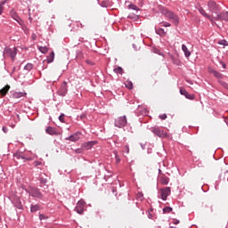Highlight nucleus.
Wrapping results in <instances>:
<instances>
[{
	"label": "nucleus",
	"instance_id": "f257e3e1",
	"mask_svg": "<svg viewBox=\"0 0 228 228\" xmlns=\"http://www.w3.org/2000/svg\"><path fill=\"white\" fill-rule=\"evenodd\" d=\"M161 13L162 15L167 17V19H169V20H171L175 24V26H179V16L174 13V12L167 8H162Z\"/></svg>",
	"mask_w": 228,
	"mask_h": 228
},
{
	"label": "nucleus",
	"instance_id": "f03ea898",
	"mask_svg": "<svg viewBox=\"0 0 228 228\" xmlns=\"http://www.w3.org/2000/svg\"><path fill=\"white\" fill-rule=\"evenodd\" d=\"M4 58H11L12 61H14L15 56H17V47H5L4 50Z\"/></svg>",
	"mask_w": 228,
	"mask_h": 228
},
{
	"label": "nucleus",
	"instance_id": "7ed1b4c3",
	"mask_svg": "<svg viewBox=\"0 0 228 228\" xmlns=\"http://www.w3.org/2000/svg\"><path fill=\"white\" fill-rule=\"evenodd\" d=\"M151 131L153 134L159 136V138H167L168 134L165 131L161 130L159 126H153L151 128Z\"/></svg>",
	"mask_w": 228,
	"mask_h": 228
},
{
	"label": "nucleus",
	"instance_id": "20e7f679",
	"mask_svg": "<svg viewBox=\"0 0 228 228\" xmlns=\"http://www.w3.org/2000/svg\"><path fill=\"white\" fill-rule=\"evenodd\" d=\"M127 126V118L126 116L119 117L115 120L116 127H126Z\"/></svg>",
	"mask_w": 228,
	"mask_h": 228
},
{
	"label": "nucleus",
	"instance_id": "39448f33",
	"mask_svg": "<svg viewBox=\"0 0 228 228\" xmlns=\"http://www.w3.org/2000/svg\"><path fill=\"white\" fill-rule=\"evenodd\" d=\"M86 206V202H85V200H80L77 203V206L75 208V211H77V213L78 215H83V213H85V207Z\"/></svg>",
	"mask_w": 228,
	"mask_h": 228
},
{
	"label": "nucleus",
	"instance_id": "423d86ee",
	"mask_svg": "<svg viewBox=\"0 0 228 228\" xmlns=\"http://www.w3.org/2000/svg\"><path fill=\"white\" fill-rule=\"evenodd\" d=\"M29 195H31V197H35L36 199H42V192H40V190L35 187L31 188Z\"/></svg>",
	"mask_w": 228,
	"mask_h": 228
},
{
	"label": "nucleus",
	"instance_id": "0eeeda50",
	"mask_svg": "<svg viewBox=\"0 0 228 228\" xmlns=\"http://www.w3.org/2000/svg\"><path fill=\"white\" fill-rule=\"evenodd\" d=\"M168 195H170V187H165L160 190V197L162 200H167Z\"/></svg>",
	"mask_w": 228,
	"mask_h": 228
},
{
	"label": "nucleus",
	"instance_id": "6e6552de",
	"mask_svg": "<svg viewBox=\"0 0 228 228\" xmlns=\"http://www.w3.org/2000/svg\"><path fill=\"white\" fill-rule=\"evenodd\" d=\"M67 82H63V84L61 85L60 90L57 92L58 95H61V97H65V95H67Z\"/></svg>",
	"mask_w": 228,
	"mask_h": 228
},
{
	"label": "nucleus",
	"instance_id": "1a4fd4ad",
	"mask_svg": "<svg viewBox=\"0 0 228 228\" xmlns=\"http://www.w3.org/2000/svg\"><path fill=\"white\" fill-rule=\"evenodd\" d=\"M180 94L181 95H184V97L190 101H193V99H195V95L188 94V91L184 88H180Z\"/></svg>",
	"mask_w": 228,
	"mask_h": 228
},
{
	"label": "nucleus",
	"instance_id": "9d476101",
	"mask_svg": "<svg viewBox=\"0 0 228 228\" xmlns=\"http://www.w3.org/2000/svg\"><path fill=\"white\" fill-rule=\"evenodd\" d=\"M216 20H225L226 22H228V12H221L216 17Z\"/></svg>",
	"mask_w": 228,
	"mask_h": 228
},
{
	"label": "nucleus",
	"instance_id": "9b49d317",
	"mask_svg": "<svg viewBox=\"0 0 228 228\" xmlns=\"http://www.w3.org/2000/svg\"><path fill=\"white\" fill-rule=\"evenodd\" d=\"M80 133H75L74 134L70 135L69 137H67L66 140H69V142H77L79 140Z\"/></svg>",
	"mask_w": 228,
	"mask_h": 228
},
{
	"label": "nucleus",
	"instance_id": "f8f14e48",
	"mask_svg": "<svg viewBox=\"0 0 228 228\" xmlns=\"http://www.w3.org/2000/svg\"><path fill=\"white\" fill-rule=\"evenodd\" d=\"M45 133H47V134H51L52 136H54V134H58V132H56V128L53 126H48L45 130Z\"/></svg>",
	"mask_w": 228,
	"mask_h": 228
},
{
	"label": "nucleus",
	"instance_id": "ddd939ff",
	"mask_svg": "<svg viewBox=\"0 0 228 228\" xmlns=\"http://www.w3.org/2000/svg\"><path fill=\"white\" fill-rule=\"evenodd\" d=\"M182 50L184 53L185 58H190V56H191V53L188 50V47L185 45H182Z\"/></svg>",
	"mask_w": 228,
	"mask_h": 228
},
{
	"label": "nucleus",
	"instance_id": "4468645a",
	"mask_svg": "<svg viewBox=\"0 0 228 228\" xmlns=\"http://www.w3.org/2000/svg\"><path fill=\"white\" fill-rule=\"evenodd\" d=\"M9 91H10V86L7 85L0 90L1 97H4V95H6V94H8Z\"/></svg>",
	"mask_w": 228,
	"mask_h": 228
},
{
	"label": "nucleus",
	"instance_id": "2eb2a0df",
	"mask_svg": "<svg viewBox=\"0 0 228 228\" xmlns=\"http://www.w3.org/2000/svg\"><path fill=\"white\" fill-rule=\"evenodd\" d=\"M95 143H97L95 141L94 142H88L83 144L84 149H86V151H89V149H91L94 145H95Z\"/></svg>",
	"mask_w": 228,
	"mask_h": 228
},
{
	"label": "nucleus",
	"instance_id": "dca6fc26",
	"mask_svg": "<svg viewBox=\"0 0 228 228\" xmlns=\"http://www.w3.org/2000/svg\"><path fill=\"white\" fill-rule=\"evenodd\" d=\"M10 14H11V17H12L14 20H16V22H20V18L19 17V15H17V12H15V11L12 10L11 12H10Z\"/></svg>",
	"mask_w": 228,
	"mask_h": 228
},
{
	"label": "nucleus",
	"instance_id": "f3484780",
	"mask_svg": "<svg viewBox=\"0 0 228 228\" xmlns=\"http://www.w3.org/2000/svg\"><path fill=\"white\" fill-rule=\"evenodd\" d=\"M208 6L211 8V10H218V5L216 3H215V1L208 2Z\"/></svg>",
	"mask_w": 228,
	"mask_h": 228
},
{
	"label": "nucleus",
	"instance_id": "a211bd4d",
	"mask_svg": "<svg viewBox=\"0 0 228 228\" xmlns=\"http://www.w3.org/2000/svg\"><path fill=\"white\" fill-rule=\"evenodd\" d=\"M54 61V52H52L48 56H47V63H53Z\"/></svg>",
	"mask_w": 228,
	"mask_h": 228
},
{
	"label": "nucleus",
	"instance_id": "6ab92c4d",
	"mask_svg": "<svg viewBox=\"0 0 228 228\" xmlns=\"http://www.w3.org/2000/svg\"><path fill=\"white\" fill-rule=\"evenodd\" d=\"M40 210V206L38 205H32L30 208L31 213H37V211Z\"/></svg>",
	"mask_w": 228,
	"mask_h": 228
},
{
	"label": "nucleus",
	"instance_id": "aec40b11",
	"mask_svg": "<svg viewBox=\"0 0 228 228\" xmlns=\"http://www.w3.org/2000/svg\"><path fill=\"white\" fill-rule=\"evenodd\" d=\"M38 50L40 51V53H43V54L47 53V52L49 51V49L47 48V46H39Z\"/></svg>",
	"mask_w": 228,
	"mask_h": 228
},
{
	"label": "nucleus",
	"instance_id": "412c9836",
	"mask_svg": "<svg viewBox=\"0 0 228 228\" xmlns=\"http://www.w3.org/2000/svg\"><path fill=\"white\" fill-rule=\"evenodd\" d=\"M199 12L201 15H203V17H207V19H211L209 18V15H208V12H206V11L202 8H200L199 9Z\"/></svg>",
	"mask_w": 228,
	"mask_h": 228
},
{
	"label": "nucleus",
	"instance_id": "4be33fe9",
	"mask_svg": "<svg viewBox=\"0 0 228 228\" xmlns=\"http://www.w3.org/2000/svg\"><path fill=\"white\" fill-rule=\"evenodd\" d=\"M25 95H26V94H23V93H14L13 94L14 99H20V97H24Z\"/></svg>",
	"mask_w": 228,
	"mask_h": 228
},
{
	"label": "nucleus",
	"instance_id": "5701e85b",
	"mask_svg": "<svg viewBox=\"0 0 228 228\" xmlns=\"http://www.w3.org/2000/svg\"><path fill=\"white\" fill-rule=\"evenodd\" d=\"M156 33H157V35H159L160 37L167 35V32H165V29H163V28L157 29Z\"/></svg>",
	"mask_w": 228,
	"mask_h": 228
},
{
	"label": "nucleus",
	"instance_id": "b1692460",
	"mask_svg": "<svg viewBox=\"0 0 228 228\" xmlns=\"http://www.w3.org/2000/svg\"><path fill=\"white\" fill-rule=\"evenodd\" d=\"M211 73L213 74V76H215V77H217V78L222 77V74H221L220 72L215 70V69H213V70L211 71Z\"/></svg>",
	"mask_w": 228,
	"mask_h": 228
},
{
	"label": "nucleus",
	"instance_id": "393cba45",
	"mask_svg": "<svg viewBox=\"0 0 228 228\" xmlns=\"http://www.w3.org/2000/svg\"><path fill=\"white\" fill-rule=\"evenodd\" d=\"M125 86H126V88H128V90H133V82H131V81H126V82L125 83Z\"/></svg>",
	"mask_w": 228,
	"mask_h": 228
},
{
	"label": "nucleus",
	"instance_id": "a878e982",
	"mask_svg": "<svg viewBox=\"0 0 228 228\" xmlns=\"http://www.w3.org/2000/svg\"><path fill=\"white\" fill-rule=\"evenodd\" d=\"M114 72L116 74H122L124 72V69H122V67H118V68L114 69Z\"/></svg>",
	"mask_w": 228,
	"mask_h": 228
},
{
	"label": "nucleus",
	"instance_id": "bb28decb",
	"mask_svg": "<svg viewBox=\"0 0 228 228\" xmlns=\"http://www.w3.org/2000/svg\"><path fill=\"white\" fill-rule=\"evenodd\" d=\"M160 183H161V184H164V185L168 184V178L167 177H161Z\"/></svg>",
	"mask_w": 228,
	"mask_h": 228
},
{
	"label": "nucleus",
	"instance_id": "cd10ccee",
	"mask_svg": "<svg viewBox=\"0 0 228 228\" xmlns=\"http://www.w3.org/2000/svg\"><path fill=\"white\" fill-rule=\"evenodd\" d=\"M163 213H172V208H170V207L164 208Z\"/></svg>",
	"mask_w": 228,
	"mask_h": 228
},
{
	"label": "nucleus",
	"instance_id": "c85d7f7f",
	"mask_svg": "<svg viewBox=\"0 0 228 228\" xmlns=\"http://www.w3.org/2000/svg\"><path fill=\"white\" fill-rule=\"evenodd\" d=\"M4 2H2V3L0 4V15H3V12H4Z\"/></svg>",
	"mask_w": 228,
	"mask_h": 228
},
{
	"label": "nucleus",
	"instance_id": "c756f323",
	"mask_svg": "<svg viewBox=\"0 0 228 228\" xmlns=\"http://www.w3.org/2000/svg\"><path fill=\"white\" fill-rule=\"evenodd\" d=\"M32 69H33V64H31V63H28L25 66V70H31Z\"/></svg>",
	"mask_w": 228,
	"mask_h": 228
},
{
	"label": "nucleus",
	"instance_id": "7c9ffc66",
	"mask_svg": "<svg viewBox=\"0 0 228 228\" xmlns=\"http://www.w3.org/2000/svg\"><path fill=\"white\" fill-rule=\"evenodd\" d=\"M49 216L44 215V214H39V220H47Z\"/></svg>",
	"mask_w": 228,
	"mask_h": 228
},
{
	"label": "nucleus",
	"instance_id": "2f4dec72",
	"mask_svg": "<svg viewBox=\"0 0 228 228\" xmlns=\"http://www.w3.org/2000/svg\"><path fill=\"white\" fill-rule=\"evenodd\" d=\"M218 44H219V45H228V42L227 41H225V40H220L219 42H218Z\"/></svg>",
	"mask_w": 228,
	"mask_h": 228
},
{
	"label": "nucleus",
	"instance_id": "473e14b6",
	"mask_svg": "<svg viewBox=\"0 0 228 228\" xmlns=\"http://www.w3.org/2000/svg\"><path fill=\"white\" fill-rule=\"evenodd\" d=\"M128 8H130V10H136V11H138V6H136L134 4L128 5Z\"/></svg>",
	"mask_w": 228,
	"mask_h": 228
},
{
	"label": "nucleus",
	"instance_id": "72a5a7b5",
	"mask_svg": "<svg viewBox=\"0 0 228 228\" xmlns=\"http://www.w3.org/2000/svg\"><path fill=\"white\" fill-rule=\"evenodd\" d=\"M114 154H115V156H116V161H117V163H120V158L118 157V152L114 151Z\"/></svg>",
	"mask_w": 228,
	"mask_h": 228
},
{
	"label": "nucleus",
	"instance_id": "f704fd0d",
	"mask_svg": "<svg viewBox=\"0 0 228 228\" xmlns=\"http://www.w3.org/2000/svg\"><path fill=\"white\" fill-rule=\"evenodd\" d=\"M59 120H60V122H65V114H61V115L59 117Z\"/></svg>",
	"mask_w": 228,
	"mask_h": 228
},
{
	"label": "nucleus",
	"instance_id": "c9c22d12",
	"mask_svg": "<svg viewBox=\"0 0 228 228\" xmlns=\"http://www.w3.org/2000/svg\"><path fill=\"white\" fill-rule=\"evenodd\" d=\"M124 152H126V154H129V146L125 145Z\"/></svg>",
	"mask_w": 228,
	"mask_h": 228
},
{
	"label": "nucleus",
	"instance_id": "e433bc0d",
	"mask_svg": "<svg viewBox=\"0 0 228 228\" xmlns=\"http://www.w3.org/2000/svg\"><path fill=\"white\" fill-rule=\"evenodd\" d=\"M219 63L222 65L223 69H227V64H225V62L220 61Z\"/></svg>",
	"mask_w": 228,
	"mask_h": 228
},
{
	"label": "nucleus",
	"instance_id": "4c0bfd02",
	"mask_svg": "<svg viewBox=\"0 0 228 228\" xmlns=\"http://www.w3.org/2000/svg\"><path fill=\"white\" fill-rule=\"evenodd\" d=\"M164 28H170L171 24L168 22H164L162 25Z\"/></svg>",
	"mask_w": 228,
	"mask_h": 228
},
{
	"label": "nucleus",
	"instance_id": "58836bf2",
	"mask_svg": "<svg viewBox=\"0 0 228 228\" xmlns=\"http://www.w3.org/2000/svg\"><path fill=\"white\" fill-rule=\"evenodd\" d=\"M159 118H160L161 120H166V118H167V114H162V115H160V116H159Z\"/></svg>",
	"mask_w": 228,
	"mask_h": 228
},
{
	"label": "nucleus",
	"instance_id": "ea45409f",
	"mask_svg": "<svg viewBox=\"0 0 228 228\" xmlns=\"http://www.w3.org/2000/svg\"><path fill=\"white\" fill-rule=\"evenodd\" d=\"M40 165H42V162H40V161H35L34 162L35 167H40Z\"/></svg>",
	"mask_w": 228,
	"mask_h": 228
},
{
	"label": "nucleus",
	"instance_id": "a19ab883",
	"mask_svg": "<svg viewBox=\"0 0 228 228\" xmlns=\"http://www.w3.org/2000/svg\"><path fill=\"white\" fill-rule=\"evenodd\" d=\"M173 224H174L175 225H177V224H179V220L174 219V220H173Z\"/></svg>",
	"mask_w": 228,
	"mask_h": 228
},
{
	"label": "nucleus",
	"instance_id": "79ce46f5",
	"mask_svg": "<svg viewBox=\"0 0 228 228\" xmlns=\"http://www.w3.org/2000/svg\"><path fill=\"white\" fill-rule=\"evenodd\" d=\"M138 197H139V199H141V200H142V199H143V194H142V193H139V194H138Z\"/></svg>",
	"mask_w": 228,
	"mask_h": 228
},
{
	"label": "nucleus",
	"instance_id": "37998d69",
	"mask_svg": "<svg viewBox=\"0 0 228 228\" xmlns=\"http://www.w3.org/2000/svg\"><path fill=\"white\" fill-rule=\"evenodd\" d=\"M207 208H210V213H213V207L212 206H207Z\"/></svg>",
	"mask_w": 228,
	"mask_h": 228
},
{
	"label": "nucleus",
	"instance_id": "c03bdc74",
	"mask_svg": "<svg viewBox=\"0 0 228 228\" xmlns=\"http://www.w3.org/2000/svg\"><path fill=\"white\" fill-rule=\"evenodd\" d=\"M3 131H4V133H8V128L3 127Z\"/></svg>",
	"mask_w": 228,
	"mask_h": 228
},
{
	"label": "nucleus",
	"instance_id": "a18cd8bd",
	"mask_svg": "<svg viewBox=\"0 0 228 228\" xmlns=\"http://www.w3.org/2000/svg\"><path fill=\"white\" fill-rule=\"evenodd\" d=\"M77 154H81V151L79 149L76 150Z\"/></svg>",
	"mask_w": 228,
	"mask_h": 228
},
{
	"label": "nucleus",
	"instance_id": "49530a36",
	"mask_svg": "<svg viewBox=\"0 0 228 228\" xmlns=\"http://www.w3.org/2000/svg\"><path fill=\"white\" fill-rule=\"evenodd\" d=\"M148 218H150V219L152 218V215H151V214H149V215H148Z\"/></svg>",
	"mask_w": 228,
	"mask_h": 228
},
{
	"label": "nucleus",
	"instance_id": "de8ad7c7",
	"mask_svg": "<svg viewBox=\"0 0 228 228\" xmlns=\"http://www.w3.org/2000/svg\"><path fill=\"white\" fill-rule=\"evenodd\" d=\"M86 63H88L89 65H92V61H86Z\"/></svg>",
	"mask_w": 228,
	"mask_h": 228
},
{
	"label": "nucleus",
	"instance_id": "09e8293b",
	"mask_svg": "<svg viewBox=\"0 0 228 228\" xmlns=\"http://www.w3.org/2000/svg\"><path fill=\"white\" fill-rule=\"evenodd\" d=\"M29 20H30V21H32V20H33V19L29 18Z\"/></svg>",
	"mask_w": 228,
	"mask_h": 228
},
{
	"label": "nucleus",
	"instance_id": "8fccbe9b",
	"mask_svg": "<svg viewBox=\"0 0 228 228\" xmlns=\"http://www.w3.org/2000/svg\"><path fill=\"white\" fill-rule=\"evenodd\" d=\"M226 88H228V86H226Z\"/></svg>",
	"mask_w": 228,
	"mask_h": 228
}]
</instances>
